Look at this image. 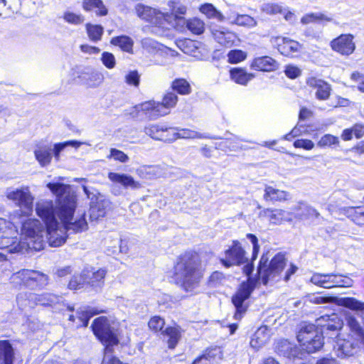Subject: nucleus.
Returning <instances> with one entry per match:
<instances>
[{
    "instance_id": "f257e3e1",
    "label": "nucleus",
    "mask_w": 364,
    "mask_h": 364,
    "mask_svg": "<svg viewBox=\"0 0 364 364\" xmlns=\"http://www.w3.org/2000/svg\"><path fill=\"white\" fill-rule=\"evenodd\" d=\"M47 187L56 196L55 206L52 200H45L36 204V210L45 223L49 245L57 247L65 242L68 230L75 232L86 230L87 223L85 212L78 211L75 215L77 196L70 185L48 183Z\"/></svg>"
},
{
    "instance_id": "f03ea898",
    "label": "nucleus",
    "mask_w": 364,
    "mask_h": 364,
    "mask_svg": "<svg viewBox=\"0 0 364 364\" xmlns=\"http://www.w3.org/2000/svg\"><path fill=\"white\" fill-rule=\"evenodd\" d=\"M203 277L201 259L196 252L181 254L173 266V279L183 291L194 293Z\"/></svg>"
},
{
    "instance_id": "7ed1b4c3",
    "label": "nucleus",
    "mask_w": 364,
    "mask_h": 364,
    "mask_svg": "<svg viewBox=\"0 0 364 364\" xmlns=\"http://www.w3.org/2000/svg\"><path fill=\"white\" fill-rule=\"evenodd\" d=\"M268 262V257L263 255L257 267L259 280L264 285L280 280L282 272L287 265L285 256L282 253L277 254L269 264Z\"/></svg>"
},
{
    "instance_id": "20e7f679",
    "label": "nucleus",
    "mask_w": 364,
    "mask_h": 364,
    "mask_svg": "<svg viewBox=\"0 0 364 364\" xmlns=\"http://www.w3.org/2000/svg\"><path fill=\"white\" fill-rule=\"evenodd\" d=\"M301 350L307 353H314L320 350L323 346L322 331L314 324H304L297 335Z\"/></svg>"
},
{
    "instance_id": "39448f33",
    "label": "nucleus",
    "mask_w": 364,
    "mask_h": 364,
    "mask_svg": "<svg viewBox=\"0 0 364 364\" xmlns=\"http://www.w3.org/2000/svg\"><path fill=\"white\" fill-rule=\"evenodd\" d=\"M21 234L26 239L28 249L39 251L44 248L45 227L36 219H28L23 223Z\"/></svg>"
},
{
    "instance_id": "423d86ee",
    "label": "nucleus",
    "mask_w": 364,
    "mask_h": 364,
    "mask_svg": "<svg viewBox=\"0 0 364 364\" xmlns=\"http://www.w3.org/2000/svg\"><path fill=\"white\" fill-rule=\"evenodd\" d=\"M94 334L106 346L117 345L119 342L115 327L105 316L94 320L92 324Z\"/></svg>"
},
{
    "instance_id": "0eeeda50",
    "label": "nucleus",
    "mask_w": 364,
    "mask_h": 364,
    "mask_svg": "<svg viewBox=\"0 0 364 364\" xmlns=\"http://www.w3.org/2000/svg\"><path fill=\"white\" fill-rule=\"evenodd\" d=\"M82 189L90 200V220H97L100 218L105 217L110 204L109 200L94 188H89L83 185Z\"/></svg>"
},
{
    "instance_id": "6e6552de",
    "label": "nucleus",
    "mask_w": 364,
    "mask_h": 364,
    "mask_svg": "<svg viewBox=\"0 0 364 364\" xmlns=\"http://www.w3.org/2000/svg\"><path fill=\"white\" fill-rule=\"evenodd\" d=\"M18 231L14 225L0 218V249H8L9 252H18L22 250L17 243Z\"/></svg>"
},
{
    "instance_id": "1a4fd4ad",
    "label": "nucleus",
    "mask_w": 364,
    "mask_h": 364,
    "mask_svg": "<svg viewBox=\"0 0 364 364\" xmlns=\"http://www.w3.org/2000/svg\"><path fill=\"white\" fill-rule=\"evenodd\" d=\"M310 282L318 287L330 289L333 287H350L353 286V281L347 276L334 274H319L314 273Z\"/></svg>"
},
{
    "instance_id": "9d476101",
    "label": "nucleus",
    "mask_w": 364,
    "mask_h": 364,
    "mask_svg": "<svg viewBox=\"0 0 364 364\" xmlns=\"http://www.w3.org/2000/svg\"><path fill=\"white\" fill-rule=\"evenodd\" d=\"M60 297L50 293L42 294H35L32 293L23 292L18 294L16 301L18 306L21 308H26L27 306H33L35 304L43 306H53L58 303Z\"/></svg>"
},
{
    "instance_id": "9b49d317",
    "label": "nucleus",
    "mask_w": 364,
    "mask_h": 364,
    "mask_svg": "<svg viewBox=\"0 0 364 364\" xmlns=\"http://www.w3.org/2000/svg\"><path fill=\"white\" fill-rule=\"evenodd\" d=\"M6 196L20 207L24 214H28L32 210L33 198L28 187L9 191Z\"/></svg>"
},
{
    "instance_id": "f8f14e48",
    "label": "nucleus",
    "mask_w": 364,
    "mask_h": 364,
    "mask_svg": "<svg viewBox=\"0 0 364 364\" xmlns=\"http://www.w3.org/2000/svg\"><path fill=\"white\" fill-rule=\"evenodd\" d=\"M247 260L245 251L237 241H233L232 247L225 251V257L220 259L221 263L226 267L240 265Z\"/></svg>"
},
{
    "instance_id": "ddd939ff",
    "label": "nucleus",
    "mask_w": 364,
    "mask_h": 364,
    "mask_svg": "<svg viewBox=\"0 0 364 364\" xmlns=\"http://www.w3.org/2000/svg\"><path fill=\"white\" fill-rule=\"evenodd\" d=\"M252 290V287L249 284L242 283L235 295L232 296V301L236 309L235 314L236 318H240L245 311L246 308L243 306V302L249 298Z\"/></svg>"
},
{
    "instance_id": "4468645a",
    "label": "nucleus",
    "mask_w": 364,
    "mask_h": 364,
    "mask_svg": "<svg viewBox=\"0 0 364 364\" xmlns=\"http://www.w3.org/2000/svg\"><path fill=\"white\" fill-rule=\"evenodd\" d=\"M362 343L351 338H338L334 350L338 357L352 356L355 354Z\"/></svg>"
},
{
    "instance_id": "2eb2a0df",
    "label": "nucleus",
    "mask_w": 364,
    "mask_h": 364,
    "mask_svg": "<svg viewBox=\"0 0 364 364\" xmlns=\"http://www.w3.org/2000/svg\"><path fill=\"white\" fill-rule=\"evenodd\" d=\"M353 39V36L352 35H341L331 41V48L333 50L342 55H348L354 51L355 48Z\"/></svg>"
},
{
    "instance_id": "dca6fc26",
    "label": "nucleus",
    "mask_w": 364,
    "mask_h": 364,
    "mask_svg": "<svg viewBox=\"0 0 364 364\" xmlns=\"http://www.w3.org/2000/svg\"><path fill=\"white\" fill-rule=\"evenodd\" d=\"M316 323L322 333L324 331H338L343 326L342 320L336 314L321 316L316 320Z\"/></svg>"
},
{
    "instance_id": "f3484780",
    "label": "nucleus",
    "mask_w": 364,
    "mask_h": 364,
    "mask_svg": "<svg viewBox=\"0 0 364 364\" xmlns=\"http://www.w3.org/2000/svg\"><path fill=\"white\" fill-rule=\"evenodd\" d=\"M346 326L348 328V338L356 340L364 346V328L358 319L351 314L346 316Z\"/></svg>"
},
{
    "instance_id": "a211bd4d",
    "label": "nucleus",
    "mask_w": 364,
    "mask_h": 364,
    "mask_svg": "<svg viewBox=\"0 0 364 364\" xmlns=\"http://www.w3.org/2000/svg\"><path fill=\"white\" fill-rule=\"evenodd\" d=\"M307 85L316 90V97L319 100H326L331 95V85L323 80L311 77L307 79Z\"/></svg>"
},
{
    "instance_id": "6ab92c4d",
    "label": "nucleus",
    "mask_w": 364,
    "mask_h": 364,
    "mask_svg": "<svg viewBox=\"0 0 364 364\" xmlns=\"http://www.w3.org/2000/svg\"><path fill=\"white\" fill-rule=\"evenodd\" d=\"M52 153V145L43 141L38 143L34 149L35 158L42 167L50 164L53 157Z\"/></svg>"
},
{
    "instance_id": "aec40b11",
    "label": "nucleus",
    "mask_w": 364,
    "mask_h": 364,
    "mask_svg": "<svg viewBox=\"0 0 364 364\" xmlns=\"http://www.w3.org/2000/svg\"><path fill=\"white\" fill-rule=\"evenodd\" d=\"M108 178L114 183L120 184L124 188L136 190L141 187L139 181H135L132 176L126 173L111 172L108 174Z\"/></svg>"
},
{
    "instance_id": "412c9836",
    "label": "nucleus",
    "mask_w": 364,
    "mask_h": 364,
    "mask_svg": "<svg viewBox=\"0 0 364 364\" xmlns=\"http://www.w3.org/2000/svg\"><path fill=\"white\" fill-rule=\"evenodd\" d=\"M264 192V200L272 203L284 202L291 198V195L289 192L276 188L271 186H265Z\"/></svg>"
},
{
    "instance_id": "4be33fe9",
    "label": "nucleus",
    "mask_w": 364,
    "mask_h": 364,
    "mask_svg": "<svg viewBox=\"0 0 364 364\" xmlns=\"http://www.w3.org/2000/svg\"><path fill=\"white\" fill-rule=\"evenodd\" d=\"M260 215L267 218L269 221L274 225H279L284 222L291 220L290 213L281 209L267 208L260 213Z\"/></svg>"
},
{
    "instance_id": "5701e85b",
    "label": "nucleus",
    "mask_w": 364,
    "mask_h": 364,
    "mask_svg": "<svg viewBox=\"0 0 364 364\" xmlns=\"http://www.w3.org/2000/svg\"><path fill=\"white\" fill-rule=\"evenodd\" d=\"M251 68L259 71L271 72L276 70L279 68V64L271 57L262 56L253 60Z\"/></svg>"
},
{
    "instance_id": "b1692460",
    "label": "nucleus",
    "mask_w": 364,
    "mask_h": 364,
    "mask_svg": "<svg viewBox=\"0 0 364 364\" xmlns=\"http://www.w3.org/2000/svg\"><path fill=\"white\" fill-rule=\"evenodd\" d=\"M33 270L21 269L10 277L11 282L16 287H26L32 289Z\"/></svg>"
},
{
    "instance_id": "393cba45",
    "label": "nucleus",
    "mask_w": 364,
    "mask_h": 364,
    "mask_svg": "<svg viewBox=\"0 0 364 364\" xmlns=\"http://www.w3.org/2000/svg\"><path fill=\"white\" fill-rule=\"evenodd\" d=\"M136 108L138 111H142L151 119H156L160 117L164 116V112L160 110L159 102L155 101L144 102L137 106Z\"/></svg>"
},
{
    "instance_id": "a878e982",
    "label": "nucleus",
    "mask_w": 364,
    "mask_h": 364,
    "mask_svg": "<svg viewBox=\"0 0 364 364\" xmlns=\"http://www.w3.org/2000/svg\"><path fill=\"white\" fill-rule=\"evenodd\" d=\"M87 277V284L93 289H101L105 283L107 274L105 269H99L95 271L85 270Z\"/></svg>"
},
{
    "instance_id": "bb28decb",
    "label": "nucleus",
    "mask_w": 364,
    "mask_h": 364,
    "mask_svg": "<svg viewBox=\"0 0 364 364\" xmlns=\"http://www.w3.org/2000/svg\"><path fill=\"white\" fill-rule=\"evenodd\" d=\"M211 33L218 43L226 47L232 46L236 38L234 33L224 31V29L213 28Z\"/></svg>"
},
{
    "instance_id": "cd10ccee",
    "label": "nucleus",
    "mask_w": 364,
    "mask_h": 364,
    "mask_svg": "<svg viewBox=\"0 0 364 364\" xmlns=\"http://www.w3.org/2000/svg\"><path fill=\"white\" fill-rule=\"evenodd\" d=\"M269 338V333L267 327L261 326L253 334L250 344L253 348L259 349L267 342Z\"/></svg>"
},
{
    "instance_id": "c85d7f7f",
    "label": "nucleus",
    "mask_w": 364,
    "mask_h": 364,
    "mask_svg": "<svg viewBox=\"0 0 364 364\" xmlns=\"http://www.w3.org/2000/svg\"><path fill=\"white\" fill-rule=\"evenodd\" d=\"M281 40L282 41L278 45V50L281 54L290 56L299 51L300 44L297 41L288 38H282Z\"/></svg>"
},
{
    "instance_id": "c756f323",
    "label": "nucleus",
    "mask_w": 364,
    "mask_h": 364,
    "mask_svg": "<svg viewBox=\"0 0 364 364\" xmlns=\"http://www.w3.org/2000/svg\"><path fill=\"white\" fill-rule=\"evenodd\" d=\"M341 210L355 224L364 225V207H347L342 208Z\"/></svg>"
},
{
    "instance_id": "7c9ffc66",
    "label": "nucleus",
    "mask_w": 364,
    "mask_h": 364,
    "mask_svg": "<svg viewBox=\"0 0 364 364\" xmlns=\"http://www.w3.org/2000/svg\"><path fill=\"white\" fill-rule=\"evenodd\" d=\"M81 77L91 87H97L104 81L102 73L93 70H87V72L82 73Z\"/></svg>"
},
{
    "instance_id": "2f4dec72",
    "label": "nucleus",
    "mask_w": 364,
    "mask_h": 364,
    "mask_svg": "<svg viewBox=\"0 0 364 364\" xmlns=\"http://www.w3.org/2000/svg\"><path fill=\"white\" fill-rule=\"evenodd\" d=\"M14 349L8 341H0V364H13Z\"/></svg>"
},
{
    "instance_id": "473e14b6",
    "label": "nucleus",
    "mask_w": 364,
    "mask_h": 364,
    "mask_svg": "<svg viewBox=\"0 0 364 364\" xmlns=\"http://www.w3.org/2000/svg\"><path fill=\"white\" fill-rule=\"evenodd\" d=\"M230 77L235 82L246 85L249 81L255 77V75L247 73L242 68H233L230 70Z\"/></svg>"
},
{
    "instance_id": "72a5a7b5",
    "label": "nucleus",
    "mask_w": 364,
    "mask_h": 364,
    "mask_svg": "<svg viewBox=\"0 0 364 364\" xmlns=\"http://www.w3.org/2000/svg\"><path fill=\"white\" fill-rule=\"evenodd\" d=\"M111 44L119 47L123 51L133 53L134 41L127 36H120L111 39Z\"/></svg>"
},
{
    "instance_id": "f704fd0d",
    "label": "nucleus",
    "mask_w": 364,
    "mask_h": 364,
    "mask_svg": "<svg viewBox=\"0 0 364 364\" xmlns=\"http://www.w3.org/2000/svg\"><path fill=\"white\" fill-rule=\"evenodd\" d=\"M178 96L173 92H167L162 99V102H159L160 110L164 112V116L169 114L170 109L173 108L178 102Z\"/></svg>"
},
{
    "instance_id": "c9c22d12",
    "label": "nucleus",
    "mask_w": 364,
    "mask_h": 364,
    "mask_svg": "<svg viewBox=\"0 0 364 364\" xmlns=\"http://www.w3.org/2000/svg\"><path fill=\"white\" fill-rule=\"evenodd\" d=\"M135 11L140 18L149 22H153L156 16V11L154 9L142 4H137L135 6Z\"/></svg>"
},
{
    "instance_id": "e433bc0d",
    "label": "nucleus",
    "mask_w": 364,
    "mask_h": 364,
    "mask_svg": "<svg viewBox=\"0 0 364 364\" xmlns=\"http://www.w3.org/2000/svg\"><path fill=\"white\" fill-rule=\"evenodd\" d=\"M82 8L85 11L95 10L100 16H105L107 14V10L101 0H83Z\"/></svg>"
},
{
    "instance_id": "4c0bfd02",
    "label": "nucleus",
    "mask_w": 364,
    "mask_h": 364,
    "mask_svg": "<svg viewBox=\"0 0 364 364\" xmlns=\"http://www.w3.org/2000/svg\"><path fill=\"white\" fill-rule=\"evenodd\" d=\"M176 130L177 131V139H207L210 138L205 134H202L198 132L197 131L186 129V128H181L176 127Z\"/></svg>"
},
{
    "instance_id": "58836bf2",
    "label": "nucleus",
    "mask_w": 364,
    "mask_h": 364,
    "mask_svg": "<svg viewBox=\"0 0 364 364\" xmlns=\"http://www.w3.org/2000/svg\"><path fill=\"white\" fill-rule=\"evenodd\" d=\"M220 354V351L218 348L208 350L201 356L196 358L193 364H213Z\"/></svg>"
},
{
    "instance_id": "ea45409f",
    "label": "nucleus",
    "mask_w": 364,
    "mask_h": 364,
    "mask_svg": "<svg viewBox=\"0 0 364 364\" xmlns=\"http://www.w3.org/2000/svg\"><path fill=\"white\" fill-rule=\"evenodd\" d=\"M87 284V277H86L85 270L79 274H75L72 277L68 284V288L72 290H78L84 288Z\"/></svg>"
},
{
    "instance_id": "a19ab883",
    "label": "nucleus",
    "mask_w": 364,
    "mask_h": 364,
    "mask_svg": "<svg viewBox=\"0 0 364 364\" xmlns=\"http://www.w3.org/2000/svg\"><path fill=\"white\" fill-rule=\"evenodd\" d=\"M162 334L164 338H167V342L170 348H175L181 337L180 331L176 327L166 328V330L162 332Z\"/></svg>"
},
{
    "instance_id": "79ce46f5",
    "label": "nucleus",
    "mask_w": 364,
    "mask_h": 364,
    "mask_svg": "<svg viewBox=\"0 0 364 364\" xmlns=\"http://www.w3.org/2000/svg\"><path fill=\"white\" fill-rule=\"evenodd\" d=\"M231 23L243 26L247 28H252L257 25V21L252 16L246 14H237Z\"/></svg>"
},
{
    "instance_id": "37998d69",
    "label": "nucleus",
    "mask_w": 364,
    "mask_h": 364,
    "mask_svg": "<svg viewBox=\"0 0 364 364\" xmlns=\"http://www.w3.org/2000/svg\"><path fill=\"white\" fill-rule=\"evenodd\" d=\"M171 88L183 95H188L191 92V85L183 78L175 79L171 83Z\"/></svg>"
},
{
    "instance_id": "c03bdc74",
    "label": "nucleus",
    "mask_w": 364,
    "mask_h": 364,
    "mask_svg": "<svg viewBox=\"0 0 364 364\" xmlns=\"http://www.w3.org/2000/svg\"><path fill=\"white\" fill-rule=\"evenodd\" d=\"M144 133L155 140L161 141L164 134L163 125L153 124L146 126L144 129Z\"/></svg>"
},
{
    "instance_id": "a18cd8bd",
    "label": "nucleus",
    "mask_w": 364,
    "mask_h": 364,
    "mask_svg": "<svg viewBox=\"0 0 364 364\" xmlns=\"http://www.w3.org/2000/svg\"><path fill=\"white\" fill-rule=\"evenodd\" d=\"M86 30L88 37L92 41L97 42L101 40L104 31L102 26L100 25L87 23Z\"/></svg>"
},
{
    "instance_id": "49530a36",
    "label": "nucleus",
    "mask_w": 364,
    "mask_h": 364,
    "mask_svg": "<svg viewBox=\"0 0 364 364\" xmlns=\"http://www.w3.org/2000/svg\"><path fill=\"white\" fill-rule=\"evenodd\" d=\"M100 313V311L90 308H84L80 311H77V318L81 321V323H80L78 326H87L88 325L90 318L92 316Z\"/></svg>"
},
{
    "instance_id": "de8ad7c7",
    "label": "nucleus",
    "mask_w": 364,
    "mask_h": 364,
    "mask_svg": "<svg viewBox=\"0 0 364 364\" xmlns=\"http://www.w3.org/2000/svg\"><path fill=\"white\" fill-rule=\"evenodd\" d=\"M186 26L190 31L196 35H200L205 31V23L198 18L188 20Z\"/></svg>"
},
{
    "instance_id": "09e8293b",
    "label": "nucleus",
    "mask_w": 364,
    "mask_h": 364,
    "mask_svg": "<svg viewBox=\"0 0 364 364\" xmlns=\"http://www.w3.org/2000/svg\"><path fill=\"white\" fill-rule=\"evenodd\" d=\"M200 10L203 14L206 15L208 18H216L220 21L224 20L223 15L210 4H205L201 6Z\"/></svg>"
},
{
    "instance_id": "8fccbe9b",
    "label": "nucleus",
    "mask_w": 364,
    "mask_h": 364,
    "mask_svg": "<svg viewBox=\"0 0 364 364\" xmlns=\"http://www.w3.org/2000/svg\"><path fill=\"white\" fill-rule=\"evenodd\" d=\"M32 289L43 288L48 284V277L38 271L33 270Z\"/></svg>"
},
{
    "instance_id": "3c124183",
    "label": "nucleus",
    "mask_w": 364,
    "mask_h": 364,
    "mask_svg": "<svg viewBox=\"0 0 364 364\" xmlns=\"http://www.w3.org/2000/svg\"><path fill=\"white\" fill-rule=\"evenodd\" d=\"M318 21H331V18L323 14L311 13L304 16L301 20V23L304 24H308Z\"/></svg>"
},
{
    "instance_id": "603ef678",
    "label": "nucleus",
    "mask_w": 364,
    "mask_h": 364,
    "mask_svg": "<svg viewBox=\"0 0 364 364\" xmlns=\"http://www.w3.org/2000/svg\"><path fill=\"white\" fill-rule=\"evenodd\" d=\"M63 19L68 23L80 25L85 21L84 16L70 11H65L63 14Z\"/></svg>"
},
{
    "instance_id": "864d4df0",
    "label": "nucleus",
    "mask_w": 364,
    "mask_h": 364,
    "mask_svg": "<svg viewBox=\"0 0 364 364\" xmlns=\"http://www.w3.org/2000/svg\"><path fill=\"white\" fill-rule=\"evenodd\" d=\"M260 9L268 15H275L282 12V6L276 3H264L261 6Z\"/></svg>"
},
{
    "instance_id": "5fc2aeb1",
    "label": "nucleus",
    "mask_w": 364,
    "mask_h": 364,
    "mask_svg": "<svg viewBox=\"0 0 364 364\" xmlns=\"http://www.w3.org/2000/svg\"><path fill=\"white\" fill-rule=\"evenodd\" d=\"M164 134L161 141L164 142L171 143L177 139V131L176 127H166L163 126Z\"/></svg>"
},
{
    "instance_id": "6e6d98bb",
    "label": "nucleus",
    "mask_w": 364,
    "mask_h": 364,
    "mask_svg": "<svg viewBox=\"0 0 364 364\" xmlns=\"http://www.w3.org/2000/svg\"><path fill=\"white\" fill-rule=\"evenodd\" d=\"M141 45L143 48L149 53H154L158 50H160V47L161 46L157 41L150 38H144L141 41Z\"/></svg>"
},
{
    "instance_id": "4d7b16f0",
    "label": "nucleus",
    "mask_w": 364,
    "mask_h": 364,
    "mask_svg": "<svg viewBox=\"0 0 364 364\" xmlns=\"http://www.w3.org/2000/svg\"><path fill=\"white\" fill-rule=\"evenodd\" d=\"M186 6L179 3H173L171 11L175 16V19L185 23V19L181 16L186 12Z\"/></svg>"
},
{
    "instance_id": "13d9d810",
    "label": "nucleus",
    "mask_w": 364,
    "mask_h": 364,
    "mask_svg": "<svg viewBox=\"0 0 364 364\" xmlns=\"http://www.w3.org/2000/svg\"><path fill=\"white\" fill-rule=\"evenodd\" d=\"M339 140L337 136H335L333 135L326 134L323 135L321 139L318 141L317 145L319 147H326V146H330L333 144H338Z\"/></svg>"
},
{
    "instance_id": "bf43d9fd",
    "label": "nucleus",
    "mask_w": 364,
    "mask_h": 364,
    "mask_svg": "<svg viewBox=\"0 0 364 364\" xmlns=\"http://www.w3.org/2000/svg\"><path fill=\"white\" fill-rule=\"evenodd\" d=\"M138 171L140 173L145 172L150 176L146 177L147 178H151L152 177H160L162 175V169L160 166H147L140 168Z\"/></svg>"
},
{
    "instance_id": "052dcab7",
    "label": "nucleus",
    "mask_w": 364,
    "mask_h": 364,
    "mask_svg": "<svg viewBox=\"0 0 364 364\" xmlns=\"http://www.w3.org/2000/svg\"><path fill=\"white\" fill-rule=\"evenodd\" d=\"M228 56L230 63H237L245 60L246 58V54L242 50H235L230 51Z\"/></svg>"
},
{
    "instance_id": "680f3d73",
    "label": "nucleus",
    "mask_w": 364,
    "mask_h": 364,
    "mask_svg": "<svg viewBox=\"0 0 364 364\" xmlns=\"http://www.w3.org/2000/svg\"><path fill=\"white\" fill-rule=\"evenodd\" d=\"M164 324L165 322L164 318H161L160 316H154L150 319L149 322V328L155 332L161 331Z\"/></svg>"
},
{
    "instance_id": "e2e57ef3",
    "label": "nucleus",
    "mask_w": 364,
    "mask_h": 364,
    "mask_svg": "<svg viewBox=\"0 0 364 364\" xmlns=\"http://www.w3.org/2000/svg\"><path fill=\"white\" fill-rule=\"evenodd\" d=\"M309 300L311 303L321 304L332 303L336 300V298L333 297V296L313 295L309 297Z\"/></svg>"
},
{
    "instance_id": "0e129e2a",
    "label": "nucleus",
    "mask_w": 364,
    "mask_h": 364,
    "mask_svg": "<svg viewBox=\"0 0 364 364\" xmlns=\"http://www.w3.org/2000/svg\"><path fill=\"white\" fill-rule=\"evenodd\" d=\"M102 63L105 67L112 69L115 66V58L111 53L104 52L101 58Z\"/></svg>"
},
{
    "instance_id": "69168bd1",
    "label": "nucleus",
    "mask_w": 364,
    "mask_h": 364,
    "mask_svg": "<svg viewBox=\"0 0 364 364\" xmlns=\"http://www.w3.org/2000/svg\"><path fill=\"white\" fill-rule=\"evenodd\" d=\"M125 82L130 85L137 87L139 84V75L137 71H130L125 76Z\"/></svg>"
},
{
    "instance_id": "338daca9",
    "label": "nucleus",
    "mask_w": 364,
    "mask_h": 364,
    "mask_svg": "<svg viewBox=\"0 0 364 364\" xmlns=\"http://www.w3.org/2000/svg\"><path fill=\"white\" fill-rule=\"evenodd\" d=\"M110 157L122 163H125L129 160V156L126 154L116 149H112L110 150Z\"/></svg>"
},
{
    "instance_id": "774afa93",
    "label": "nucleus",
    "mask_w": 364,
    "mask_h": 364,
    "mask_svg": "<svg viewBox=\"0 0 364 364\" xmlns=\"http://www.w3.org/2000/svg\"><path fill=\"white\" fill-rule=\"evenodd\" d=\"M294 146L296 148H302L305 150H311L314 147V144L309 139H297L294 142Z\"/></svg>"
}]
</instances>
